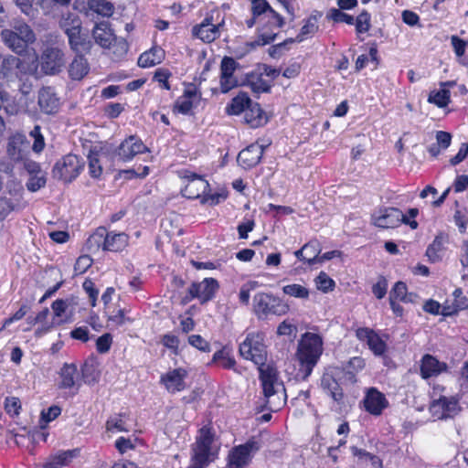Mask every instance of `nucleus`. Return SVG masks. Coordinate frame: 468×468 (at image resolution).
I'll return each mask as SVG.
<instances>
[{
	"mask_svg": "<svg viewBox=\"0 0 468 468\" xmlns=\"http://www.w3.org/2000/svg\"><path fill=\"white\" fill-rule=\"evenodd\" d=\"M185 177L188 179V182L183 189V196L190 199L203 198V196L209 188L208 182L202 176L193 173H189Z\"/></svg>",
	"mask_w": 468,
	"mask_h": 468,
	"instance_id": "18",
	"label": "nucleus"
},
{
	"mask_svg": "<svg viewBox=\"0 0 468 468\" xmlns=\"http://www.w3.org/2000/svg\"><path fill=\"white\" fill-rule=\"evenodd\" d=\"M112 337L110 334H104L97 339L96 347L99 353H106L110 350Z\"/></svg>",
	"mask_w": 468,
	"mask_h": 468,
	"instance_id": "64",
	"label": "nucleus"
},
{
	"mask_svg": "<svg viewBox=\"0 0 468 468\" xmlns=\"http://www.w3.org/2000/svg\"><path fill=\"white\" fill-rule=\"evenodd\" d=\"M90 245H102L104 250L119 251L124 249L128 243V236L123 233L107 232L104 228H100L89 239Z\"/></svg>",
	"mask_w": 468,
	"mask_h": 468,
	"instance_id": "6",
	"label": "nucleus"
},
{
	"mask_svg": "<svg viewBox=\"0 0 468 468\" xmlns=\"http://www.w3.org/2000/svg\"><path fill=\"white\" fill-rule=\"evenodd\" d=\"M446 370L447 365L444 362H440L433 356L427 354L422 356L420 361V376L422 378L437 377Z\"/></svg>",
	"mask_w": 468,
	"mask_h": 468,
	"instance_id": "22",
	"label": "nucleus"
},
{
	"mask_svg": "<svg viewBox=\"0 0 468 468\" xmlns=\"http://www.w3.org/2000/svg\"><path fill=\"white\" fill-rule=\"evenodd\" d=\"M213 360L217 362L223 368H232L234 367L236 361L235 359L224 350L218 351L213 356Z\"/></svg>",
	"mask_w": 468,
	"mask_h": 468,
	"instance_id": "47",
	"label": "nucleus"
},
{
	"mask_svg": "<svg viewBox=\"0 0 468 468\" xmlns=\"http://www.w3.org/2000/svg\"><path fill=\"white\" fill-rule=\"evenodd\" d=\"M84 163L76 154H67L57 161L53 169V177L65 183H70L80 174Z\"/></svg>",
	"mask_w": 468,
	"mask_h": 468,
	"instance_id": "5",
	"label": "nucleus"
},
{
	"mask_svg": "<svg viewBox=\"0 0 468 468\" xmlns=\"http://www.w3.org/2000/svg\"><path fill=\"white\" fill-rule=\"evenodd\" d=\"M247 85L256 93L267 92L271 86L260 72H251L247 75Z\"/></svg>",
	"mask_w": 468,
	"mask_h": 468,
	"instance_id": "35",
	"label": "nucleus"
},
{
	"mask_svg": "<svg viewBox=\"0 0 468 468\" xmlns=\"http://www.w3.org/2000/svg\"><path fill=\"white\" fill-rule=\"evenodd\" d=\"M1 40L14 53L22 55L36 41L33 29L24 21H15L11 28L1 31Z\"/></svg>",
	"mask_w": 468,
	"mask_h": 468,
	"instance_id": "4",
	"label": "nucleus"
},
{
	"mask_svg": "<svg viewBox=\"0 0 468 468\" xmlns=\"http://www.w3.org/2000/svg\"><path fill=\"white\" fill-rule=\"evenodd\" d=\"M59 27L63 29L66 35L75 31L82 27L80 17L75 13H65L59 20Z\"/></svg>",
	"mask_w": 468,
	"mask_h": 468,
	"instance_id": "37",
	"label": "nucleus"
},
{
	"mask_svg": "<svg viewBox=\"0 0 468 468\" xmlns=\"http://www.w3.org/2000/svg\"><path fill=\"white\" fill-rule=\"evenodd\" d=\"M356 335L358 340L367 343L375 356H382L386 352V342L373 329L368 327L358 328L356 331Z\"/></svg>",
	"mask_w": 468,
	"mask_h": 468,
	"instance_id": "15",
	"label": "nucleus"
},
{
	"mask_svg": "<svg viewBox=\"0 0 468 468\" xmlns=\"http://www.w3.org/2000/svg\"><path fill=\"white\" fill-rule=\"evenodd\" d=\"M446 242L447 237L444 234L440 233L435 237L434 240L426 250V255L430 261L436 262L441 260L445 249L444 244Z\"/></svg>",
	"mask_w": 468,
	"mask_h": 468,
	"instance_id": "30",
	"label": "nucleus"
},
{
	"mask_svg": "<svg viewBox=\"0 0 468 468\" xmlns=\"http://www.w3.org/2000/svg\"><path fill=\"white\" fill-rule=\"evenodd\" d=\"M238 63L229 57H225L220 64V90L223 93H227L231 89L238 86V80L234 77Z\"/></svg>",
	"mask_w": 468,
	"mask_h": 468,
	"instance_id": "16",
	"label": "nucleus"
},
{
	"mask_svg": "<svg viewBox=\"0 0 468 468\" xmlns=\"http://www.w3.org/2000/svg\"><path fill=\"white\" fill-rule=\"evenodd\" d=\"M38 105L47 114L55 113L59 107V101L50 87L42 88L38 92Z\"/></svg>",
	"mask_w": 468,
	"mask_h": 468,
	"instance_id": "24",
	"label": "nucleus"
},
{
	"mask_svg": "<svg viewBox=\"0 0 468 468\" xmlns=\"http://www.w3.org/2000/svg\"><path fill=\"white\" fill-rule=\"evenodd\" d=\"M30 135L34 138L32 149L36 153H40L45 147V142L42 134L40 133V127L35 126L30 132Z\"/></svg>",
	"mask_w": 468,
	"mask_h": 468,
	"instance_id": "60",
	"label": "nucleus"
},
{
	"mask_svg": "<svg viewBox=\"0 0 468 468\" xmlns=\"http://www.w3.org/2000/svg\"><path fill=\"white\" fill-rule=\"evenodd\" d=\"M263 151L264 148L261 144H252L239 152L237 161L245 169L251 168L259 164Z\"/></svg>",
	"mask_w": 468,
	"mask_h": 468,
	"instance_id": "20",
	"label": "nucleus"
},
{
	"mask_svg": "<svg viewBox=\"0 0 468 468\" xmlns=\"http://www.w3.org/2000/svg\"><path fill=\"white\" fill-rule=\"evenodd\" d=\"M58 387L60 389H79V374L75 364L65 363L62 366L58 372Z\"/></svg>",
	"mask_w": 468,
	"mask_h": 468,
	"instance_id": "19",
	"label": "nucleus"
},
{
	"mask_svg": "<svg viewBox=\"0 0 468 468\" xmlns=\"http://www.w3.org/2000/svg\"><path fill=\"white\" fill-rule=\"evenodd\" d=\"M24 65H26L25 62H24ZM27 72V70L26 69V66L23 67L22 72H20L17 69L15 70V72H14V75H16L21 82L19 85V90L23 95H28L32 91V83L30 81H28L27 79H24V75Z\"/></svg>",
	"mask_w": 468,
	"mask_h": 468,
	"instance_id": "51",
	"label": "nucleus"
},
{
	"mask_svg": "<svg viewBox=\"0 0 468 468\" xmlns=\"http://www.w3.org/2000/svg\"><path fill=\"white\" fill-rule=\"evenodd\" d=\"M303 249L307 255V264L314 265L318 263L321 253L320 243L317 240H311L303 245Z\"/></svg>",
	"mask_w": 468,
	"mask_h": 468,
	"instance_id": "42",
	"label": "nucleus"
},
{
	"mask_svg": "<svg viewBox=\"0 0 468 468\" xmlns=\"http://www.w3.org/2000/svg\"><path fill=\"white\" fill-rule=\"evenodd\" d=\"M23 67L24 60L21 58L9 54L4 55L0 52V76L4 80L11 79L16 69L22 72Z\"/></svg>",
	"mask_w": 468,
	"mask_h": 468,
	"instance_id": "23",
	"label": "nucleus"
},
{
	"mask_svg": "<svg viewBox=\"0 0 468 468\" xmlns=\"http://www.w3.org/2000/svg\"><path fill=\"white\" fill-rule=\"evenodd\" d=\"M276 37L277 33L262 31L259 35L258 38L254 42H251L250 45L251 48H255L257 46H265L274 41Z\"/></svg>",
	"mask_w": 468,
	"mask_h": 468,
	"instance_id": "62",
	"label": "nucleus"
},
{
	"mask_svg": "<svg viewBox=\"0 0 468 468\" xmlns=\"http://www.w3.org/2000/svg\"><path fill=\"white\" fill-rule=\"evenodd\" d=\"M289 311V305L281 299L274 297L271 305L270 314L283 315Z\"/></svg>",
	"mask_w": 468,
	"mask_h": 468,
	"instance_id": "61",
	"label": "nucleus"
},
{
	"mask_svg": "<svg viewBox=\"0 0 468 468\" xmlns=\"http://www.w3.org/2000/svg\"><path fill=\"white\" fill-rule=\"evenodd\" d=\"M92 264V260L88 255L80 256L74 265L75 274L84 273Z\"/></svg>",
	"mask_w": 468,
	"mask_h": 468,
	"instance_id": "55",
	"label": "nucleus"
},
{
	"mask_svg": "<svg viewBox=\"0 0 468 468\" xmlns=\"http://www.w3.org/2000/svg\"><path fill=\"white\" fill-rule=\"evenodd\" d=\"M428 101L435 104L439 108H444L448 106L451 101V92L445 88L438 90H432L429 94Z\"/></svg>",
	"mask_w": 468,
	"mask_h": 468,
	"instance_id": "39",
	"label": "nucleus"
},
{
	"mask_svg": "<svg viewBox=\"0 0 468 468\" xmlns=\"http://www.w3.org/2000/svg\"><path fill=\"white\" fill-rule=\"evenodd\" d=\"M186 371L183 368L169 370L161 376L160 382L169 393L180 392L186 388Z\"/></svg>",
	"mask_w": 468,
	"mask_h": 468,
	"instance_id": "17",
	"label": "nucleus"
},
{
	"mask_svg": "<svg viewBox=\"0 0 468 468\" xmlns=\"http://www.w3.org/2000/svg\"><path fill=\"white\" fill-rule=\"evenodd\" d=\"M88 159L90 175L94 178L100 177L102 173L100 154L98 153L91 152L89 154Z\"/></svg>",
	"mask_w": 468,
	"mask_h": 468,
	"instance_id": "46",
	"label": "nucleus"
},
{
	"mask_svg": "<svg viewBox=\"0 0 468 468\" xmlns=\"http://www.w3.org/2000/svg\"><path fill=\"white\" fill-rule=\"evenodd\" d=\"M106 429L109 431L127 432L129 425L126 420L125 414H118L111 417L106 422Z\"/></svg>",
	"mask_w": 468,
	"mask_h": 468,
	"instance_id": "40",
	"label": "nucleus"
},
{
	"mask_svg": "<svg viewBox=\"0 0 468 468\" xmlns=\"http://www.w3.org/2000/svg\"><path fill=\"white\" fill-rule=\"evenodd\" d=\"M318 30L317 20L315 16H310L305 20L298 36L293 38L294 42H302L309 37L313 36Z\"/></svg>",
	"mask_w": 468,
	"mask_h": 468,
	"instance_id": "41",
	"label": "nucleus"
},
{
	"mask_svg": "<svg viewBox=\"0 0 468 468\" xmlns=\"http://www.w3.org/2000/svg\"><path fill=\"white\" fill-rule=\"evenodd\" d=\"M5 411L11 416H17L20 413L21 403L16 397H7L5 400Z\"/></svg>",
	"mask_w": 468,
	"mask_h": 468,
	"instance_id": "53",
	"label": "nucleus"
},
{
	"mask_svg": "<svg viewBox=\"0 0 468 468\" xmlns=\"http://www.w3.org/2000/svg\"><path fill=\"white\" fill-rule=\"evenodd\" d=\"M18 142L16 139H13L8 143L7 152L9 156L14 161L25 160V151L21 146H17Z\"/></svg>",
	"mask_w": 468,
	"mask_h": 468,
	"instance_id": "50",
	"label": "nucleus"
},
{
	"mask_svg": "<svg viewBox=\"0 0 468 468\" xmlns=\"http://www.w3.org/2000/svg\"><path fill=\"white\" fill-rule=\"evenodd\" d=\"M274 296L269 293L259 292L253 298L254 310L258 315L270 314L271 305Z\"/></svg>",
	"mask_w": 468,
	"mask_h": 468,
	"instance_id": "33",
	"label": "nucleus"
},
{
	"mask_svg": "<svg viewBox=\"0 0 468 468\" xmlns=\"http://www.w3.org/2000/svg\"><path fill=\"white\" fill-rule=\"evenodd\" d=\"M194 105V101L187 97L180 96L175 103V111L182 114H188Z\"/></svg>",
	"mask_w": 468,
	"mask_h": 468,
	"instance_id": "52",
	"label": "nucleus"
},
{
	"mask_svg": "<svg viewBox=\"0 0 468 468\" xmlns=\"http://www.w3.org/2000/svg\"><path fill=\"white\" fill-rule=\"evenodd\" d=\"M294 43V39L293 38H288L286 40H284L283 42L282 43H279L277 45H273L271 46L269 49H268V53L269 55L271 57V58H280L283 51L287 48V45L288 44H292Z\"/></svg>",
	"mask_w": 468,
	"mask_h": 468,
	"instance_id": "63",
	"label": "nucleus"
},
{
	"mask_svg": "<svg viewBox=\"0 0 468 468\" xmlns=\"http://www.w3.org/2000/svg\"><path fill=\"white\" fill-rule=\"evenodd\" d=\"M260 449L259 443L250 440L244 444L234 447L228 456L229 468H245L250 462L252 455Z\"/></svg>",
	"mask_w": 468,
	"mask_h": 468,
	"instance_id": "7",
	"label": "nucleus"
},
{
	"mask_svg": "<svg viewBox=\"0 0 468 468\" xmlns=\"http://www.w3.org/2000/svg\"><path fill=\"white\" fill-rule=\"evenodd\" d=\"M224 21L218 24L213 23V16H207L199 25L193 27V35L204 42L210 43L219 37V29L223 26Z\"/></svg>",
	"mask_w": 468,
	"mask_h": 468,
	"instance_id": "13",
	"label": "nucleus"
},
{
	"mask_svg": "<svg viewBox=\"0 0 468 468\" xmlns=\"http://www.w3.org/2000/svg\"><path fill=\"white\" fill-rule=\"evenodd\" d=\"M323 353V340L321 336L313 333H305L298 343L296 361L299 368L296 378L307 379L312 374Z\"/></svg>",
	"mask_w": 468,
	"mask_h": 468,
	"instance_id": "2",
	"label": "nucleus"
},
{
	"mask_svg": "<svg viewBox=\"0 0 468 468\" xmlns=\"http://www.w3.org/2000/svg\"><path fill=\"white\" fill-rule=\"evenodd\" d=\"M67 37L71 49L76 53L89 52L92 47V43L88 34L83 32L82 27L69 33Z\"/></svg>",
	"mask_w": 468,
	"mask_h": 468,
	"instance_id": "25",
	"label": "nucleus"
},
{
	"mask_svg": "<svg viewBox=\"0 0 468 468\" xmlns=\"http://www.w3.org/2000/svg\"><path fill=\"white\" fill-rule=\"evenodd\" d=\"M451 43L453 48L454 53L456 57L458 58V60L462 58L464 56L466 47L468 45V42L461 39L457 36H452L451 37Z\"/></svg>",
	"mask_w": 468,
	"mask_h": 468,
	"instance_id": "58",
	"label": "nucleus"
},
{
	"mask_svg": "<svg viewBox=\"0 0 468 468\" xmlns=\"http://www.w3.org/2000/svg\"><path fill=\"white\" fill-rule=\"evenodd\" d=\"M329 17L336 23H346L347 25H353L355 19L352 16L346 14L339 9H332L329 13Z\"/></svg>",
	"mask_w": 468,
	"mask_h": 468,
	"instance_id": "54",
	"label": "nucleus"
},
{
	"mask_svg": "<svg viewBox=\"0 0 468 468\" xmlns=\"http://www.w3.org/2000/svg\"><path fill=\"white\" fill-rule=\"evenodd\" d=\"M218 289V282L213 278H205L200 282H194L188 288L191 299L197 298L201 303L210 301Z\"/></svg>",
	"mask_w": 468,
	"mask_h": 468,
	"instance_id": "12",
	"label": "nucleus"
},
{
	"mask_svg": "<svg viewBox=\"0 0 468 468\" xmlns=\"http://www.w3.org/2000/svg\"><path fill=\"white\" fill-rule=\"evenodd\" d=\"M461 410L458 399L454 396L440 395L433 398L430 404V411L433 418L438 420L452 418Z\"/></svg>",
	"mask_w": 468,
	"mask_h": 468,
	"instance_id": "8",
	"label": "nucleus"
},
{
	"mask_svg": "<svg viewBox=\"0 0 468 468\" xmlns=\"http://www.w3.org/2000/svg\"><path fill=\"white\" fill-rule=\"evenodd\" d=\"M362 402L366 411L373 416H380L389 405L386 396L376 388L367 389Z\"/></svg>",
	"mask_w": 468,
	"mask_h": 468,
	"instance_id": "10",
	"label": "nucleus"
},
{
	"mask_svg": "<svg viewBox=\"0 0 468 468\" xmlns=\"http://www.w3.org/2000/svg\"><path fill=\"white\" fill-rule=\"evenodd\" d=\"M373 224L381 229H393L402 222L408 223L406 217L399 208L386 207L379 209L372 215Z\"/></svg>",
	"mask_w": 468,
	"mask_h": 468,
	"instance_id": "9",
	"label": "nucleus"
},
{
	"mask_svg": "<svg viewBox=\"0 0 468 468\" xmlns=\"http://www.w3.org/2000/svg\"><path fill=\"white\" fill-rule=\"evenodd\" d=\"M165 58V50L160 47H154L150 50L144 52L138 58V66L141 68H149L162 62Z\"/></svg>",
	"mask_w": 468,
	"mask_h": 468,
	"instance_id": "29",
	"label": "nucleus"
},
{
	"mask_svg": "<svg viewBox=\"0 0 468 468\" xmlns=\"http://www.w3.org/2000/svg\"><path fill=\"white\" fill-rule=\"evenodd\" d=\"M356 30L357 33H366L371 27V16L368 12H361L356 19Z\"/></svg>",
	"mask_w": 468,
	"mask_h": 468,
	"instance_id": "49",
	"label": "nucleus"
},
{
	"mask_svg": "<svg viewBox=\"0 0 468 468\" xmlns=\"http://www.w3.org/2000/svg\"><path fill=\"white\" fill-rule=\"evenodd\" d=\"M40 63L46 74L58 73L65 64L64 54L59 48H47L41 55Z\"/></svg>",
	"mask_w": 468,
	"mask_h": 468,
	"instance_id": "11",
	"label": "nucleus"
},
{
	"mask_svg": "<svg viewBox=\"0 0 468 468\" xmlns=\"http://www.w3.org/2000/svg\"><path fill=\"white\" fill-rule=\"evenodd\" d=\"M453 297L454 302L452 306L442 307V315H452L453 314H456L460 310H465L468 308V299L463 295L462 289H455L453 292Z\"/></svg>",
	"mask_w": 468,
	"mask_h": 468,
	"instance_id": "32",
	"label": "nucleus"
},
{
	"mask_svg": "<svg viewBox=\"0 0 468 468\" xmlns=\"http://www.w3.org/2000/svg\"><path fill=\"white\" fill-rule=\"evenodd\" d=\"M244 120L252 128H257L266 122L264 112L260 104L252 101L244 112Z\"/></svg>",
	"mask_w": 468,
	"mask_h": 468,
	"instance_id": "27",
	"label": "nucleus"
},
{
	"mask_svg": "<svg viewBox=\"0 0 468 468\" xmlns=\"http://www.w3.org/2000/svg\"><path fill=\"white\" fill-rule=\"evenodd\" d=\"M282 292L290 296L300 298V299H307L309 297V291L307 288L301 284H288L283 286Z\"/></svg>",
	"mask_w": 468,
	"mask_h": 468,
	"instance_id": "44",
	"label": "nucleus"
},
{
	"mask_svg": "<svg viewBox=\"0 0 468 468\" xmlns=\"http://www.w3.org/2000/svg\"><path fill=\"white\" fill-rule=\"evenodd\" d=\"M214 432L208 426L202 427L192 445L191 463L188 468H206L218 455V448L214 443Z\"/></svg>",
	"mask_w": 468,
	"mask_h": 468,
	"instance_id": "3",
	"label": "nucleus"
},
{
	"mask_svg": "<svg viewBox=\"0 0 468 468\" xmlns=\"http://www.w3.org/2000/svg\"><path fill=\"white\" fill-rule=\"evenodd\" d=\"M89 9L102 16H111L114 11V5L107 0H88Z\"/></svg>",
	"mask_w": 468,
	"mask_h": 468,
	"instance_id": "38",
	"label": "nucleus"
},
{
	"mask_svg": "<svg viewBox=\"0 0 468 468\" xmlns=\"http://www.w3.org/2000/svg\"><path fill=\"white\" fill-rule=\"evenodd\" d=\"M258 285L257 282H249L243 284L239 293V302L243 304H248L250 297V291L254 290Z\"/></svg>",
	"mask_w": 468,
	"mask_h": 468,
	"instance_id": "56",
	"label": "nucleus"
},
{
	"mask_svg": "<svg viewBox=\"0 0 468 468\" xmlns=\"http://www.w3.org/2000/svg\"><path fill=\"white\" fill-rule=\"evenodd\" d=\"M250 103L251 100L247 95V93L239 92L227 106L226 112L229 115H238L241 112H244Z\"/></svg>",
	"mask_w": 468,
	"mask_h": 468,
	"instance_id": "31",
	"label": "nucleus"
},
{
	"mask_svg": "<svg viewBox=\"0 0 468 468\" xmlns=\"http://www.w3.org/2000/svg\"><path fill=\"white\" fill-rule=\"evenodd\" d=\"M188 343L192 346L197 348L203 352H208L210 350V345L199 335H192L188 336Z\"/></svg>",
	"mask_w": 468,
	"mask_h": 468,
	"instance_id": "57",
	"label": "nucleus"
},
{
	"mask_svg": "<svg viewBox=\"0 0 468 468\" xmlns=\"http://www.w3.org/2000/svg\"><path fill=\"white\" fill-rule=\"evenodd\" d=\"M147 146L136 136H129L118 147L117 156L122 161H130L136 154L148 152Z\"/></svg>",
	"mask_w": 468,
	"mask_h": 468,
	"instance_id": "14",
	"label": "nucleus"
},
{
	"mask_svg": "<svg viewBox=\"0 0 468 468\" xmlns=\"http://www.w3.org/2000/svg\"><path fill=\"white\" fill-rule=\"evenodd\" d=\"M79 450H68L59 452L57 454L49 456L44 463V468H60L66 466L71 463V461L77 457Z\"/></svg>",
	"mask_w": 468,
	"mask_h": 468,
	"instance_id": "26",
	"label": "nucleus"
},
{
	"mask_svg": "<svg viewBox=\"0 0 468 468\" xmlns=\"http://www.w3.org/2000/svg\"><path fill=\"white\" fill-rule=\"evenodd\" d=\"M239 354L258 366L266 403L270 410H278L285 403L286 393L277 369L273 365L266 363L268 353L264 335L260 332L249 333L239 345Z\"/></svg>",
	"mask_w": 468,
	"mask_h": 468,
	"instance_id": "1",
	"label": "nucleus"
},
{
	"mask_svg": "<svg viewBox=\"0 0 468 468\" xmlns=\"http://www.w3.org/2000/svg\"><path fill=\"white\" fill-rule=\"evenodd\" d=\"M315 284L318 290L328 292L333 291L335 283L333 279H331L325 272L321 271L319 275L315 278Z\"/></svg>",
	"mask_w": 468,
	"mask_h": 468,
	"instance_id": "48",
	"label": "nucleus"
},
{
	"mask_svg": "<svg viewBox=\"0 0 468 468\" xmlns=\"http://www.w3.org/2000/svg\"><path fill=\"white\" fill-rule=\"evenodd\" d=\"M340 374L339 370L335 369L324 373L321 378L322 388L335 401H340L343 399V390L337 379Z\"/></svg>",
	"mask_w": 468,
	"mask_h": 468,
	"instance_id": "21",
	"label": "nucleus"
},
{
	"mask_svg": "<svg viewBox=\"0 0 468 468\" xmlns=\"http://www.w3.org/2000/svg\"><path fill=\"white\" fill-rule=\"evenodd\" d=\"M410 295L407 293V286L402 282H398L395 283L394 287L389 292V300L400 301L404 303L410 302Z\"/></svg>",
	"mask_w": 468,
	"mask_h": 468,
	"instance_id": "43",
	"label": "nucleus"
},
{
	"mask_svg": "<svg viewBox=\"0 0 468 468\" xmlns=\"http://www.w3.org/2000/svg\"><path fill=\"white\" fill-rule=\"evenodd\" d=\"M61 413L60 407L54 405L49 407L47 410H43L41 411L39 426L41 429L46 428L47 424L56 418H58Z\"/></svg>",
	"mask_w": 468,
	"mask_h": 468,
	"instance_id": "45",
	"label": "nucleus"
},
{
	"mask_svg": "<svg viewBox=\"0 0 468 468\" xmlns=\"http://www.w3.org/2000/svg\"><path fill=\"white\" fill-rule=\"evenodd\" d=\"M89 72V64L83 56H76L69 65V73L73 80H81Z\"/></svg>",
	"mask_w": 468,
	"mask_h": 468,
	"instance_id": "34",
	"label": "nucleus"
},
{
	"mask_svg": "<svg viewBox=\"0 0 468 468\" xmlns=\"http://www.w3.org/2000/svg\"><path fill=\"white\" fill-rule=\"evenodd\" d=\"M78 304L75 297H69L66 299H58L51 304V308L54 313V319L61 318L67 312H71L74 307Z\"/></svg>",
	"mask_w": 468,
	"mask_h": 468,
	"instance_id": "36",
	"label": "nucleus"
},
{
	"mask_svg": "<svg viewBox=\"0 0 468 468\" xmlns=\"http://www.w3.org/2000/svg\"><path fill=\"white\" fill-rule=\"evenodd\" d=\"M270 5L266 0H252L251 1V10L254 16H261L262 14H267L270 12Z\"/></svg>",
	"mask_w": 468,
	"mask_h": 468,
	"instance_id": "59",
	"label": "nucleus"
},
{
	"mask_svg": "<svg viewBox=\"0 0 468 468\" xmlns=\"http://www.w3.org/2000/svg\"><path fill=\"white\" fill-rule=\"evenodd\" d=\"M95 42L101 48H108L115 39L114 36L106 23H100L95 26L92 31Z\"/></svg>",
	"mask_w": 468,
	"mask_h": 468,
	"instance_id": "28",
	"label": "nucleus"
}]
</instances>
